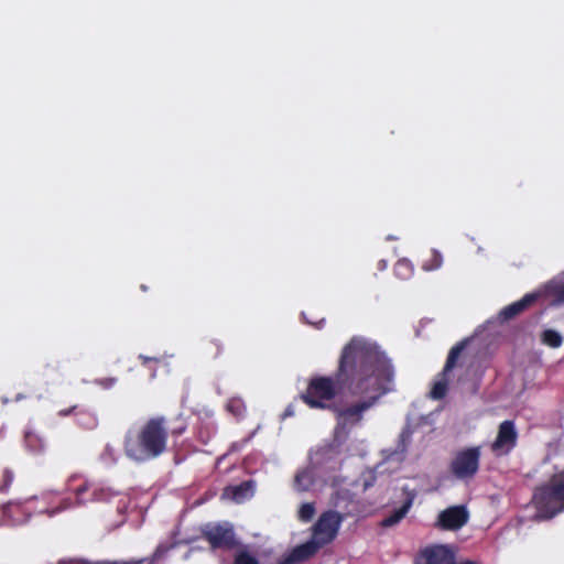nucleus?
Returning a JSON list of instances; mask_svg holds the SVG:
<instances>
[{
    "label": "nucleus",
    "mask_w": 564,
    "mask_h": 564,
    "mask_svg": "<svg viewBox=\"0 0 564 564\" xmlns=\"http://www.w3.org/2000/svg\"><path fill=\"white\" fill-rule=\"evenodd\" d=\"M394 370L386 355H341L339 379L349 382L351 392L365 395L359 403L338 411V430L357 424L365 411L370 409L381 395L393 388Z\"/></svg>",
    "instance_id": "f257e3e1"
},
{
    "label": "nucleus",
    "mask_w": 564,
    "mask_h": 564,
    "mask_svg": "<svg viewBox=\"0 0 564 564\" xmlns=\"http://www.w3.org/2000/svg\"><path fill=\"white\" fill-rule=\"evenodd\" d=\"M167 430L163 417L151 419L138 432L126 435L124 451L128 457L144 462L158 457L166 449Z\"/></svg>",
    "instance_id": "f03ea898"
},
{
    "label": "nucleus",
    "mask_w": 564,
    "mask_h": 564,
    "mask_svg": "<svg viewBox=\"0 0 564 564\" xmlns=\"http://www.w3.org/2000/svg\"><path fill=\"white\" fill-rule=\"evenodd\" d=\"M78 478L77 475H73L67 479L66 490L74 494L75 501L69 498H65L61 503L52 509H46L45 512L53 517L62 511L72 509L77 506H84L87 502H107L115 497H119V492L112 491L110 488L85 480L82 485L72 488L70 484Z\"/></svg>",
    "instance_id": "7ed1b4c3"
},
{
    "label": "nucleus",
    "mask_w": 564,
    "mask_h": 564,
    "mask_svg": "<svg viewBox=\"0 0 564 564\" xmlns=\"http://www.w3.org/2000/svg\"><path fill=\"white\" fill-rule=\"evenodd\" d=\"M535 518L551 519L564 510V473L553 477L551 484L539 488L533 495Z\"/></svg>",
    "instance_id": "20e7f679"
},
{
    "label": "nucleus",
    "mask_w": 564,
    "mask_h": 564,
    "mask_svg": "<svg viewBox=\"0 0 564 564\" xmlns=\"http://www.w3.org/2000/svg\"><path fill=\"white\" fill-rule=\"evenodd\" d=\"M345 459L341 445L336 438L329 444H324L310 453V464L312 468L319 471L324 477L327 474L337 471Z\"/></svg>",
    "instance_id": "39448f33"
},
{
    "label": "nucleus",
    "mask_w": 564,
    "mask_h": 564,
    "mask_svg": "<svg viewBox=\"0 0 564 564\" xmlns=\"http://www.w3.org/2000/svg\"><path fill=\"white\" fill-rule=\"evenodd\" d=\"M336 383L328 377H316L311 379L306 391L301 399L312 409H326L335 398Z\"/></svg>",
    "instance_id": "423d86ee"
},
{
    "label": "nucleus",
    "mask_w": 564,
    "mask_h": 564,
    "mask_svg": "<svg viewBox=\"0 0 564 564\" xmlns=\"http://www.w3.org/2000/svg\"><path fill=\"white\" fill-rule=\"evenodd\" d=\"M350 514V511L341 514L333 510L322 513L314 525L313 538L323 545L332 542L336 538L345 518Z\"/></svg>",
    "instance_id": "0eeeda50"
},
{
    "label": "nucleus",
    "mask_w": 564,
    "mask_h": 564,
    "mask_svg": "<svg viewBox=\"0 0 564 564\" xmlns=\"http://www.w3.org/2000/svg\"><path fill=\"white\" fill-rule=\"evenodd\" d=\"M480 448L470 447L456 453L451 463V471L462 480L473 478L479 468Z\"/></svg>",
    "instance_id": "6e6552de"
},
{
    "label": "nucleus",
    "mask_w": 564,
    "mask_h": 564,
    "mask_svg": "<svg viewBox=\"0 0 564 564\" xmlns=\"http://www.w3.org/2000/svg\"><path fill=\"white\" fill-rule=\"evenodd\" d=\"M202 532L213 549H231L236 544L234 527L228 522L207 523Z\"/></svg>",
    "instance_id": "1a4fd4ad"
},
{
    "label": "nucleus",
    "mask_w": 564,
    "mask_h": 564,
    "mask_svg": "<svg viewBox=\"0 0 564 564\" xmlns=\"http://www.w3.org/2000/svg\"><path fill=\"white\" fill-rule=\"evenodd\" d=\"M518 433L513 421H503L499 425L498 434L491 444V449L497 455L508 454L517 444Z\"/></svg>",
    "instance_id": "9d476101"
},
{
    "label": "nucleus",
    "mask_w": 564,
    "mask_h": 564,
    "mask_svg": "<svg viewBox=\"0 0 564 564\" xmlns=\"http://www.w3.org/2000/svg\"><path fill=\"white\" fill-rule=\"evenodd\" d=\"M468 519L469 513L464 506H453L440 512L436 524L444 530H458Z\"/></svg>",
    "instance_id": "9b49d317"
},
{
    "label": "nucleus",
    "mask_w": 564,
    "mask_h": 564,
    "mask_svg": "<svg viewBox=\"0 0 564 564\" xmlns=\"http://www.w3.org/2000/svg\"><path fill=\"white\" fill-rule=\"evenodd\" d=\"M540 297V294L536 292L527 293L522 299L519 301H516L503 308L499 311L497 314V322L499 324L507 323L511 319H514L517 316L522 314L525 310H528L530 306H532L538 299Z\"/></svg>",
    "instance_id": "f8f14e48"
},
{
    "label": "nucleus",
    "mask_w": 564,
    "mask_h": 564,
    "mask_svg": "<svg viewBox=\"0 0 564 564\" xmlns=\"http://www.w3.org/2000/svg\"><path fill=\"white\" fill-rule=\"evenodd\" d=\"M454 553L445 545H434L423 550L416 564H453Z\"/></svg>",
    "instance_id": "ddd939ff"
},
{
    "label": "nucleus",
    "mask_w": 564,
    "mask_h": 564,
    "mask_svg": "<svg viewBox=\"0 0 564 564\" xmlns=\"http://www.w3.org/2000/svg\"><path fill=\"white\" fill-rule=\"evenodd\" d=\"M459 355H449L448 359L445 364L443 371L437 376L435 381L433 382L432 389L430 391V398L433 400H441L446 395L447 387H448V377L449 373L454 370L456 366L457 359Z\"/></svg>",
    "instance_id": "4468645a"
},
{
    "label": "nucleus",
    "mask_w": 564,
    "mask_h": 564,
    "mask_svg": "<svg viewBox=\"0 0 564 564\" xmlns=\"http://www.w3.org/2000/svg\"><path fill=\"white\" fill-rule=\"evenodd\" d=\"M412 432L405 427L399 435L395 448H387L382 451L383 460L386 463L401 464L405 458L408 446L411 442Z\"/></svg>",
    "instance_id": "2eb2a0df"
},
{
    "label": "nucleus",
    "mask_w": 564,
    "mask_h": 564,
    "mask_svg": "<svg viewBox=\"0 0 564 564\" xmlns=\"http://www.w3.org/2000/svg\"><path fill=\"white\" fill-rule=\"evenodd\" d=\"M254 489L256 485L252 480L243 481L240 485L225 488L223 498L241 503L253 497Z\"/></svg>",
    "instance_id": "dca6fc26"
},
{
    "label": "nucleus",
    "mask_w": 564,
    "mask_h": 564,
    "mask_svg": "<svg viewBox=\"0 0 564 564\" xmlns=\"http://www.w3.org/2000/svg\"><path fill=\"white\" fill-rule=\"evenodd\" d=\"M341 352H381V347L368 337L356 335L344 346Z\"/></svg>",
    "instance_id": "f3484780"
},
{
    "label": "nucleus",
    "mask_w": 564,
    "mask_h": 564,
    "mask_svg": "<svg viewBox=\"0 0 564 564\" xmlns=\"http://www.w3.org/2000/svg\"><path fill=\"white\" fill-rule=\"evenodd\" d=\"M323 544H319L318 541H316L314 538L299 546H296L291 554L281 563L279 564H293L296 562H302L308 557H311L313 554L316 553V551L322 546Z\"/></svg>",
    "instance_id": "a211bd4d"
},
{
    "label": "nucleus",
    "mask_w": 564,
    "mask_h": 564,
    "mask_svg": "<svg viewBox=\"0 0 564 564\" xmlns=\"http://www.w3.org/2000/svg\"><path fill=\"white\" fill-rule=\"evenodd\" d=\"M316 476L324 477L319 471L310 467L300 470L294 478V488L297 491H307L315 485Z\"/></svg>",
    "instance_id": "6ab92c4d"
},
{
    "label": "nucleus",
    "mask_w": 564,
    "mask_h": 564,
    "mask_svg": "<svg viewBox=\"0 0 564 564\" xmlns=\"http://www.w3.org/2000/svg\"><path fill=\"white\" fill-rule=\"evenodd\" d=\"M24 444L29 452L39 454L44 451L45 442L42 436L31 429H26L24 433Z\"/></svg>",
    "instance_id": "aec40b11"
},
{
    "label": "nucleus",
    "mask_w": 564,
    "mask_h": 564,
    "mask_svg": "<svg viewBox=\"0 0 564 564\" xmlns=\"http://www.w3.org/2000/svg\"><path fill=\"white\" fill-rule=\"evenodd\" d=\"M412 503H413V499L412 498L406 499V501L403 503L402 507H400L398 510L393 511L392 514L386 517L381 521V527L390 528V527H393V525L398 524L405 517V514L409 512Z\"/></svg>",
    "instance_id": "412c9836"
},
{
    "label": "nucleus",
    "mask_w": 564,
    "mask_h": 564,
    "mask_svg": "<svg viewBox=\"0 0 564 564\" xmlns=\"http://www.w3.org/2000/svg\"><path fill=\"white\" fill-rule=\"evenodd\" d=\"M413 272V264L405 258L398 260L394 264V274L401 280L410 279Z\"/></svg>",
    "instance_id": "4be33fe9"
},
{
    "label": "nucleus",
    "mask_w": 564,
    "mask_h": 564,
    "mask_svg": "<svg viewBox=\"0 0 564 564\" xmlns=\"http://www.w3.org/2000/svg\"><path fill=\"white\" fill-rule=\"evenodd\" d=\"M541 341L551 348H558L562 345L563 338L558 332L545 329L541 334Z\"/></svg>",
    "instance_id": "5701e85b"
},
{
    "label": "nucleus",
    "mask_w": 564,
    "mask_h": 564,
    "mask_svg": "<svg viewBox=\"0 0 564 564\" xmlns=\"http://www.w3.org/2000/svg\"><path fill=\"white\" fill-rule=\"evenodd\" d=\"M443 264V256L436 249L431 250L430 258L422 264L423 270L433 271L437 270Z\"/></svg>",
    "instance_id": "b1692460"
},
{
    "label": "nucleus",
    "mask_w": 564,
    "mask_h": 564,
    "mask_svg": "<svg viewBox=\"0 0 564 564\" xmlns=\"http://www.w3.org/2000/svg\"><path fill=\"white\" fill-rule=\"evenodd\" d=\"M226 409L229 413H231L236 417L243 416L246 412V405L242 399L240 398H231L228 400L226 404Z\"/></svg>",
    "instance_id": "393cba45"
},
{
    "label": "nucleus",
    "mask_w": 564,
    "mask_h": 564,
    "mask_svg": "<svg viewBox=\"0 0 564 564\" xmlns=\"http://www.w3.org/2000/svg\"><path fill=\"white\" fill-rule=\"evenodd\" d=\"M20 506L10 503L3 508V516L9 519L10 523L12 524H22L26 522L28 518L21 519L19 517H15V513L20 512Z\"/></svg>",
    "instance_id": "a878e982"
},
{
    "label": "nucleus",
    "mask_w": 564,
    "mask_h": 564,
    "mask_svg": "<svg viewBox=\"0 0 564 564\" xmlns=\"http://www.w3.org/2000/svg\"><path fill=\"white\" fill-rule=\"evenodd\" d=\"M77 415V422L85 429H94L97 426V419L93 413L79 412Z\"/></svg>",
    "instance_id": "bb28decb"
},
{
    "label": "nucleus",
    "mask_w": 564,
    "mask_h": 564,
    "mask_svg": "<svg viewBox=\"0 0 564 564\" xmlns=\"http://www.w3.org/2000/svg\"><path fill=\"white\" fill-rule=\"evenodd\" d=\"M234 564H260L258 558L247 550L236 553Z\"/></svg>",
    "instance_id": "cd10ccee"
},
{
    "label": "nucleus",
    "mask_w": 564,
    "mask_h": 564,
    "mask_svg": "<svg viewBox=\"0 0 564 564\" xmlns=\"http://www.w3.org/2000/svg\"><path fill=\"white\" fill-rule=\"evenodd\" d=\"M315 514V506L312 502L303 503L299 509V519L303 522H308Z\"/></svg>",
    "instance_id": "c85d7f7f"
},
{
    "label": "nucleus",
    "mask_w": 564,
    "mask_h": 564,
    "mask_svg": "<svg viewBox=\"0 0 564 564\" xmlns=\"http://www.w3.org/2000/svg\"><path fill=\"white\" fill-rule=\"evenodd\" d=\"M302 317L307 324L314 326L316 329H322L326 324L325 317H316L311 311L302 312Z\"/></svg>",
    "instance_id": "c756f323"
},
{
    "label": "nucleus",
    "mask_w": 564,
    "mask_h": 564,
    "mask_svg": "<svg viewBox=\"0 0 564 564\" xmlns=\"http://www.w3.org/2000/svg\"><path fill=\"white\" fill-rule=\"evenodd\" d=\"M343 501H350V494L347 490L336 491L332 497V503L336 508L341 507Z\"/></svg>",
    "instance_id": "7c9ffc66"
},
{
    "label": "nucleus",
    "mask_w": 564,
    "mask_h": 564,
    "mask_svg": "<svg viewBox=\"0 0 564 564\" xmlns=\"http://www.w3.org/2000/svg\"><path fill=\"white\" fill-rule=\"evenodd\" d=\"M361 486L364 490H367L368 488L372 487L376 482V474L372 470H367L361 476Z\"/></svg>",
    "instance_id": "2f4dec72"
},
{
    "label": "nucleus",
    "mask_w": 564,
    "mask_h": 564,
    "mask_svg": "<svg viewBox=\"0 0 564 564\" xmlns=\"http://www.w3.org/2000/svg\"><path fill=\"white\" fill-rule=\"evenodd\" d=\"M553 303L555 305L564 304V283L556 285L553 290Z\"/></svg>",
    "instance_id": "473e14b6"
},
{
    "label": "nucleus",
    "mask_w": 564,
    "mask_h": 564,
    "mask_svg": "<svg viewBox=\"0 0 564 564\" xmlns=\"http://www.w3.org/2000/svg\"><path fill=\"white\" fill-rule=\"evenodd\" d=\"M473 338H465L457 344H455L448 352H464V350L467 348L468 344L471 341Z\"/></svg>",
    "instance_id": "72a5a7b5"
},
{
    "label": "nucleus",
    "mask_w": 564,
    "mask_h": 564,
    "mask_svg": "<svg viewBox=\"0 0 564 564\" xmlns=\"http://www.w3.org/2000/svg\"><path fill=\"white\" fill-rule=\"evenodd\" d=\"M13 481V474L10 470L3 473V484L0 485V491H6Z\"/></svg>",
    "instance_id": "f704fd0d"
},
{
    "label": "nucleus",
    "mask_w": 564,
    "mask_h": 564,
    "mask_svg": "<svg viewBox=\"0 0 564 564\" xmlns=\"http://www.w3.org/2000/svg\"><path fill=\"white\" fill-rule=\"evenodd\" d=\"M99 383L104 388L108 389V388H110L115 383V379L113 378H109V379L100 380Z\"/></svg>",
    "instance_id": "c9c22d12"
},
{
    "label": "nucleus",
    "mask_w": 564,
    "mask_h": 564,
    "mask_svg": "<svg viewBox=\"0 0 564 564\" xmlns=\"http://www.w3.org/2000/svg\"><path fill=\"white\" fill-rule=\"evenodd\" d=\"M295 414L294 406L292 404L288 405L283 413V417L293 416Z\"/></svg>",
    "instance_id": "e433bc0d"
},
{
    "label": "nucleus",
    "mask_w": 564,
    "mask_h": 564,
    "mask_svg": "<svg viewBox=\"0 0 564 564\" xmlns=\"http://www.w3.org/2000/svg\"><path fill=\"white\" fill-rule=\"evenodd\" d=\"M139 359L141 360L142 365H147V364H149L151 361H155L156 360V358L147 357V356H143V355H140Z\"/></svg>",
    "instance_id": "4c0bfd02"
},
{
    "label": "nucleus",
    "mask_w": 564,
    "mask_h": 564,
    "mask_svg": "<svg viewBox=\"0 0 564 564\" xmlns=\"http://www.w3.org/2000/svg\"><path fill=\"white\" fill-rule=\"evenodd\" d=\"M432 322H433L432 319L421 321V322H420V327L416 329V335H417V336H421V328H422L424 325H426V324H429V323H432Z\"/></svg>",
    "instance_id": "58836bf2"
},
{
    "label": "nucleus",
    "mask_w": 564,
    "mask_h": 564,
    "mask_svg": "<svg viewBox=\"0 0 564 564\" xmlns=\"http://www.w3.org/2000/svg\"><path fill=\"white\" fill-rule=\"evenodd\" d=\"M378 269L379 270H386L387 269V261L386 260H380L378 262Z\"/></svg>",
    "instance_id": "ea45409f"
},
{
    "label": "nucleus",
    "mask_w": 564,
    "mask_h": 564,
    "mask_svg": "<svg viewBox=\"0 0 564 564\" xmlns=\"http://www.w3.org/2000/svg\"><path fill=\"white\" fill-rule=\"evenodd\" d=\"M124 500V497H121L120 500H119V505H118V510L121 511L123 510V508H126V501Z\"/></svg>",
    "instance_id": "a19ab883"
},
{
    "label": "nucleus",
    "mask_w": 564,
    "mask_h": 564,
    "mask_svg": "<svg viewBox=\"0 0 564 564\" xmlns=\"http://www.w3.org/2000/svg\"><path fill=\"white\" fill-rule=\"evenodd\" d=\"M74 409H75V408H72V409H68V410H62V411H59V413H58V414H59L61 416H66V415H68V414H69Z\"/></svg>",
    "instance_id": "79ce46f5"
},
{
    "label": "nucleus",
    "mask_w": 564,
    "mask_h": 564,
    "mask_svg": "<svg viewBox=\"0 0 564 564\" xmlns=\"http://www.w3.org/2000/svg\"><path fill=\"white\" fill-rule=\"evenodd\" d=\"M106 454H108L109 456H112V448L109 445L106 446L105 455Z\"/></svg>",
    "instance_id": "37998d69"
},
{
    "label": "nucleus",
    "mask_w": 564,
    "mask_h": 564,
    "mask_svg": "<svg viewBox=\"0 0 564 564\" xmlns=\"http://www.w3.org/2000/svg\"><path fill=\"white\" fill-rule=\"evenodd\" d=\"M162 552H163V551H162V547H161V546H159V547L156 549L155 553H154V557H156V558H158V557H160Z\"/></svg>",
    "instance_id": "c03bdc74"
},
{
    "label": "nucleus",
    "mask_w": 564,
    "mask_h": 564,
    "mask_svg": "<svg viewBox=\"0 0 564 564\" xmlns=\"http://www.w3.org/2000/svg\"><path fill=\"white\" fill-rule=\"evenodd\" d=\"M22 399H23V394H21V393L17 394V397H15V401H20V400H22Z\"/></svg>",
    "instance_id": "a18cd8bd"
},
{
    "label": "nucleus",
    "mask_w": 564,
    "mask_h": 564,
    "mask_svg": "<svg viewBox=\"0 0 564 564\" xmlns=\"http://www.w3.org/2000/svg\"><path fill=\"white\" fill-rule=\"evenodd\" d=\"M1 401H2V403H3V404H7V403L9 402V399H8L7 397H3V398L1 399Z\"/></svg>",
    "instance_id": "49530a36"
},
{
    "label": "nucleus",
    "mask_w": 564,
    "mask_h": 564,
    "mask_svg": "<svg viewBox=\"0 0 564 564\" xmlns=\"http://www.w3.org/2000/svg\"><path fill=\"white\" fill-rule=\"evenodd\" d=\"M332 484H333L334 486L338 484V480H337V478H336V477H334V478L332 479Z\"/></svg>",
    "instance_id": "de8ad7c7"
},
{
    "label": "nucleus",
    "mask_w": 564,
    "mask_h": 564,
    "mask_svg": "<svg viewBox=\"0 0 564 564\" xmlns=\"http://www.w3.org/2000/svg\"><path fill=\"white\" fill-rule=\"evenodd\" d=\"M458 358H460V356H459ZM458 362H459V359H457V362H456V366L454 367V369H455L457 366H458V368H462V365H458Z\"/></svg>",
    "instance_id": "09e8293b"
}]
</instances>
